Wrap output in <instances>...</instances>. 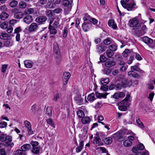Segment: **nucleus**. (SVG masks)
Returning <instances> with one entry per match:
<instances>
[{"mask_svg": "<svg viewBox=\"0 0 155 155\" xmlns=\"http://www.w3.org/2000/svg\"><path fill=\"white\" fill-rule=\"evenodd\" d=\"M12 137L10 136H7L6 135L2 134L0 136V140L2 141H5L7 146L12 147L14 144L12 142Z\"/></svg>", "mask_w": 155, "mask_h": 155, "instance_id": "nucleus-1", "label": "nucleus"}, {"mask_svg": "<svg viewBox=\"0 0 155 155\" xmlns=\"http://www.w3.org/2000/svg\"><path fill=\"white\" fill-rule=\"evenodd\" d=\"M100 60V61H98L97 63L99 64L101 63L102 64L103 69L102 70L104 74H107V58L103 55H101Z\"/></svg>", "mask_w": 155, "mask_h": 155, "instance_id": "nucleus-2", "label": "nucleus"}, {"mask_svg": "<svg viewBox=\"0 0 155 155\" xmlns=\"http://www.w3.org/2000/svg\"><path fill=\"white\" fill-rule=\"evenodd\" d=\"M110 50L107 51V56L113 59L112 56L114 55V51H116L117 49V46L115 43L110 45L108 47Z\"/></svg>", "mask_w": 155, "mask_h": 155, "instance_id": "nucleus-3", "label": "nucleus"}, {"mask_svg": "<svg viewBox=\"0 0 155 155\" xmlns=\"http://www.w3.org/2000/svg\"><path fill=\"white\" fill-rule=\"evenodd\" d=\"M131 99L130 95L128 94L125 98L119 103V107H128L131 104Z\"/></svg>", "mask_w": 155, "mask_h": 155, "instance_id": "nucleus-4", "label": "nucleus"}, {"mask_svg": "<svg viewBox=\"0 0 155 155\" xmlns=\"http://www.w3.org/2000/svg\"><path fill=\"white\" fill-rule=\"evenodd\" d=\"M130 27H134V30H137L140 27V25L138 24V20L137 19L134 18L130 20L129 21Z\"/></svg>", "mask_w": 155, "mask_h": 155, "instance_id": "nucleus-5", "label": "nucleus"}, {"mask_svg": "<svg viewBox=\"0 0 155 155\" xmlns=\"http://www.w3.org/2000/svg\"><path fill=\"white\" fill-rule=\"evenodd\" d=\"M24 124L28 134L29 135L33 134V131L32 129V126L31 123L27 120L24 122Z\"/></svg>", "mask_w": 155, "mask_h": 155, "instance_id": "nucleus-6", "label": "nucleus"}, {"mask_svg": "<svg viewBox=\"0 0 155 155\" xmlns=\"http://www.w3.org/2000/svg\"><path fill=\"white\" fill-rule=\"evenodd\" d=\"M123 8L126 9L128 11H131L134 8H137V7L135 2H133V3H127L126 4H124L122 6Z\"/></svg>", "mask_w": 155, "mask_h": 155, "instance_id": "nucleus-7", "label": "nucleus"}, {"mask_svg": "<svg viewBox=\"0 0 155 155\" xmlns=\"http://www.w3.org/2000/svg\"><path fill=\"white\" fill-rule=\"evenodd\" d=\"M38 29V24L36 23H33L29 26L28 31L31 32H35Z\"/></svg>", "mask_w": 155, "mask_h": 155, "instance_id": "nucleus-8", "label": "nucleus"}, {"mask_svg": "<svg viewBox=\"0 0 155 155\" xmlns=\"http://www.w3.org/2000/svg\"><path fill=\"white\" fill-rule=\"evenodd\" d=\"M62 4L65 7L67 6L68 8V11H70L73 5V0L69 1L68 0H63L62 1Z\"/></svg>", "mask_w": 155, "mask_h": 155, "instance_id": "nucleus-9", "label": "nucleus"}, {"mask_svg": "<svg viewBox=\"0 0 155 155\" xmlns=\"http://www.w3.org/2000/svg\"><path fill=\"white\" fill-rule=\"evenodd\" d=\"M107 44V39L104 41V43L101 44L100 45H97V51L98 52H102L105 51L106 49V46L104 45Z\"/></svg>", "mask_w": 155, "mask_h": 155, "instance_id": "nucleus-10", "label": "nucleus"}, {"mask_svg": "<svg viewBox=\"0 0 155 155\" xmlns=\"http://www.w3.org/2000/svg\"><path fill=\"white\" fill-rule=\"evenodd\" d=\"M92 24L90 21H84L82 27L85 32L87 31L91 27Z\"/></svg>", "mask_w": 155, "mask_h": 155, "instance_id": "nucleus-11", "label": "nucleus"}, {"mask_svg": "<svg viewBox=\"0 0 155 155\" xmlns=\"http://www.w3.org/2000/svg\"><path fill=\"white\" fill-rule=\"evenodd\" d=\"M106 80V78H102L100 81L101 85L100 89L103 91H107V81Z\"/></svg>", "mask_w": 155, "mask_h": 155, "instance_id": "nucleus-12", "label": "nucleus"}, {"mask_svg": "<svg viewBox=\"0 0 155 155\" xmlns=\"http://www.w3.org/2000/svg\"><path fill=\"white\" fill-rule=\"evenodd\" d=\"M74 100L75 103L78 105L82 104L83 103V99L81 98V94H77L75 97Z\"/></svg>", "mask_w": 155, "mask_h": 155, "instance_id": "nucleus-13", "label": "nucleus"}, {"mask_svg": "<svg viewBox=\"0 0 155 155\" xmlns=\"http://www.w3.org/2000/svg\"><path fill=\"white\" fill-rule=\"evenodd\" d=\"M47 20V17L45 16H39L35 19V21L40 24H44Z\"/></svg>", "mask_w": 155, "mask_h": 155, "instance_id": "nucleus-14", "label": "nucleus"}, {"mask_svg": "<svg viewBox=\"0 0 155 155\" xmlns=\"http://www.w3.org/2000/svg\"><path fill=\"white\" fill-rule=\"evenodd\" d=\"M108 26L114 30H117V27L114 20L111 19L109 20L108 23Z\"/></svg>", "mask_w": 155, "mask_h": 155, "instance_id": "nucleus-15", "label": "nucleus"}, {"mask_svg": "<svg viewBox=\"0 0 155 155\" xmlns=\"http://www.w3.org/2000/svg\"><path fill=\"white\" fill-rule=\"evenodd\" d=\"M33 21L32 17L30 15H28L24 17L23 19V21L26 24H29Z\"/></svg>", "mask_w": 155, "mask_h": 155, "instance_id": "nucleus-16", "label": "nucleus"}, {"mask_svg": "<svg viewBox=\"0 0 155 155\" xmlns=\"http://www.w3.org/2000/svg\"><path fill=\"white\" fill-rule=\"evenodd\" d=\"M53 20H51L50 22L49 29L50 31V33L51 34L55 35L57 33V30L55 29L56 28L52 26L51 24L52 23Z\"/></svg>", "mask_w": 155, "mask_h": 155, "instance_id": "nucleus-17", "label": "nucleus"}, {"mask_svg": "<svg viewBox=\"0 0 155 155\" xmlns=\"http://www.w3.org/2000/svg\"><path fill=\"white\" fill-rule=\"evenodd\" d=\"M132 53H133L132 50H129L127 49H126L123 52V55L124 57L127 58L129 55H131Z\"/></svg>", "mask_w": 155, "mask_h": 155, "instance_id": "nucleus-18", "label": "nucleus"}, {"mask_svg": "<svg viewBox=\"0 0 155 155\" xmlns=\"http://www.w3.org/2000/svg\"><path fill=\"white\" fill-rule=\"evenodd\" d=\"M24 63L25 66L27 68H31L33 64V62L30 60H26L25 61Z\"/></svg>", "mask_w": 155, "mask_h": 155, "instance_id": "nucleus-19", "label": "nucleus"}, {"mask_svg": "<svg viewBox=\"0 0 155 155\" xmlns=\"http://www.w3.org/2000/svg\"><path fill=\"white\" fill-rule=\"evenodd\" d=\"M105 92L104 93H100L98 92H95V95L96 97L98 98H106L107 95V92L106 91H104Z\"/></svg>", "mask_w": 155, "mask_h": 155, "instance_id": "nucleus-20", "label": "nucleus"}, {"mask_svg": "<svg viewBox=\"0 0 155 155\" xmlns=\"http://www.w3.org/2000/svg\"><path fill=\"white\" fill-rule=\"evenodd\" d=\"M117 62L118 67L122 65H125V62L123 61L122 58L121 57L119 56L117 58Z\"/></svg>", "mask_w": 155, "mask_h": 155, "instance_id": "nucleus-21", "label": "nucleus"}, {"mask_svg": "<svg viewBox=\"0 0 155 155\" xmlns=\"http://www.w3.org/2000/svg\"><path fill=\"white\" fill-rule=\"evenodd\" d=\"M31 145L29 144H24L21 147V149L24 152L28 150L31 148Z\"/></svg>", "mask_w": 155, "mask_h": 155, "instance_id": "nucleus-22", "label": "nucleus"}, {"mask_svg": "<svg viewBox=\"0 0 155 155\" xmlns=\"http://www.w3.org/2000/svg\"><path fill=\"white\" fill-rule=\"evenodd\" d=\"M125 94L124 93L121 92L118 93H115L113 95V97L115 99H117L119 97H123L125 96Z\"/></svg>", "mask_w": 155, "mask_h": 155, "instance_id": "nucleus-23", "label": "nucleus"}, {"mask_svg": "<svg viewBox=\"0 0 155 155\" xmlns=\"http://www.w3.org/2000/svg\"><path fill=\"white\" fill-rule=\"evenodd\" d=\"M143 41L146 44L149 45L153 43V40L152 39L147 37H144L143 38Z\"/></svg>", "mask_w": 155, "mask_h": 155, "instance_id": "nucleus-24", "label": "nucleus"}, {"mask_svg": "<svg viewBox=\"0 0 155 155\" xmlns=\"http://www.w3.org/2000/svg\"><path fill=\"white\" fill-rule=\"evenodd\" d=\"M23 14L21 12H16L14 15V17L16 19H20L23 18Z\"/></svg>", "mask_w": 155, "mask_h": 155, "instance_id": "nucleus-25", "label": "nucleus"}, {"mask_svg": "<svg viewBox=\"0 0 155 155\" xmlns=\"http://www.w3.org/2000/svg\"><path fill=\"white\" fill-rule=\"evenodd\" d=\"M8 14L5 12H3L0 15V18L2 20H5L8 17Z\"/></svg>", "mask_w": 155, "mask_h": 155, "instance_id": "nucleus-26", "label": "nucleus"}, {"mask_svg": "<svg viewBox=\"0 0 155 155\" xmlns=\"http://www.w3.org/2000/svg\"><path fill=\"white\" fill-rule=\"evenodd\" d=\"M113 137L117 140L121 141V134L120 131L117 132L113 135Z\"/></svg>", "mask_w": 155, "mask_h": 155, "instance_id": "nucleus-27", "label": "nucleus"}, {"mask_svg": "<svg viewBox=\"0 0 155 155\" xmlns=\"http://www.w3.org/2000/svg\"><path fill=\"white\" fill-rule=\"evenodd\" d=\"M81 121L83 124H88L90 122L91 119L89 117H82Z\"/></svg>", "mask_w": 155, "mask_h": 155, "instance_id": "nucleus-28", "label": "nucleus"}, {"mask_svg": "<svg viewBox=\"0 0 155 155\" xmlns=\"http://www.w3.org/2000/svg\"><path fill=\"white\" fill-rule=\"evenodd\" d=\"M128 75L130 77H133L134 78H138L139 76L138 74L136 72L133 71H129L128 73Z\"/></svg>", "mask_w": 155, "mask_h": 155, "instance_id": "nucleus-29", "label": "nucleus"}, {"mask_svg": "<svg viewBox=\"0 0 155 155\" xmlns=\"http://www.w3.org/2000/svg\"><path fill=\"white\" fill-rule=\"evenodd\" d=\"M95 94L94 93H92L89 94L87 97V100L91 102H92L95 100Z\"/></svg>", "mask_w": 155, "mask_h": 155, "instance_id": "nucleus-30", "label": "nucleus"}, {"mask_svg": "<svg viewBox=\"0 0 155 155\" xmlns=\"http://www.w3.org/2000/svg\"><path fill=\"white\" fill-rule=\"evenodd\" d=\"M54 47V52L58 54L59 52V48L58 44L56 43L55 42L53 45Z\"/></svg>", "mask_w": 155, "mask_h": 155, "instance_id": "nucleus-31", "label": "nucleus"}, {"mask_svg": "<svg viewBox=\"0 0 155 155\" xmlns=\"http://www.w3.org/2000/svg\"><path fill=\"white\" fill-rule=\"evenodd\" d=\"M8 35L6 33H0V38L3 40H6L8 38Z\"/></svg>", "mask_w": 155, "mask_h": 155, "instance_id": "nucleus-32", "label": "nucleus"}, {"mask_svg": "<svg viewBox=\"0 0 155 155\" xmlns=\"http://www.w3.org/2000/svg\"><path fill=\"white\" fill-rule=\"evenodd\" d=\"M13 155H26L25 152H24L21 150H19L14 152Z\"/></svg>", "mask_w": 155, "mask_h": 155, "instance_id": "nucleus-33", "label": "nucleus"}, {"mask_svg": "<svg viewBox=\"0 0 155 155\" xmlns=\"http://www.w3.org/2000/svg\"><path fill=\"white\" fill-rule=\"evenodd\" d=\"M123 144L125 147H129L132 145V142L129 140H127L123 142Z\"/></svg>", "mask_w": 155, "mask_h": 155, "instance_id": "nucleus-34", "label": "nucleus"}, {"mask_svg": "<svg viewBox=\"0 0 155 155\" xmlns=\"http://www.w3.org/2000/svg\"><path fill=\"white\" fill-rule=\"evenodd\" d=\"M44 31H41L40 32V34L41 33L43 34V35H41L40 36V38L41 39L43 40L44 41H46L47 40V34L46 33L44 34Z\"/></svg>", "mask_w": 155, "mask_h": 155, "instance_id": "nucleus-35", "label": "nucleus"}, {"mask_svg": "<svg viewBox=\"0 0 155 155\" xmlns=\"http://www.w3.org/2000/svg\"><path fill=\"white\" fill-rule=\"evenodd\" d=\"M71 76L70 73L68 72H64L63 74V79L68 80Z\"/></svg>", "mask_w": 155, "mask_h": 155, "instance_id": "nucleus-36", "label": "nucleus"}, {"mask_svg": "<svg viewBox=\"0 0 155 155\" xmlns=\"http://www.w3.org/2000/svg\"><path fill=\"white\" fill-rule=\"evenodd\" d=\"M34 9L33 8H29L26 10L24 12V14L25 15H29L32 14L34 12Z\"/></svg>", "mask_w": 155, "mask_h": 155, "instance_id": "nucleus-37", "label": "nucleus"}, {"mask_svg": "<svg viewBox=\"0 0 155 155\" xmlns=\"http://www.w3.org/2000/svg\"><path fill=\"white\" fill-rule=\"evenodd\" d=\"M136 120L138 126L141 128L143 129L144 127V126L143 124L140 121V119L138 118H137L136 119Z\"/></svg>", "mask_w": 155, "mask_h": 155, "instance_id": "nucleus-38", "label": "nucleus"}, {"mask_svg": "<svg viewBox=\"0 0 155 155\" xmlns=\"http://www.w3.org/2000/svg\"><path fill=\"white\" fill-rule=\"evenodd\" d=\"M4 44L6 47H8L12 46L13 44V42L12 41L7 40L4 42Z\"/></svg>", "mask_w": 155, "mask_h": 155, "instance_id": "nucleus-39", "label": "nucleus"}, {"mask_svg": "<svg viewBox=\"0 0 155 155\" xmlns=\"http://www.w3.org/2000/svg\"><path fill=\"white\" fill-rule=\"evenodd\" d=\"M77 114L79 118H82L84 117L85 114L83 111L81 110H79L77 112Z\"/></svg>", "mask_w": 155, "mask_h": 155, "instance_id": "nucleus-40", "label": "nucleus"}, {"mask_svg": "<svg viewBox=\"0 0 155 155\" xmlns=\"http://www.w3.org/2000/svg\"><path fill=\"white\" fill-rule=\"evenodd\" d=\"M52 110L51 107H47L46 114L49 116L50 117L52 115Z\"/></svg>", "mask_w": 155, "mask_h": 155, "instance_id": "nucleus-41", "label": "nucleus"}, {"mask_svg": "<svg viewBox=\"0 0 155 155\" xmlns=\"http://www.w3.org/2000/svg\"><path fill=\"white\" fill-rule=\"evenodd\" d=\"M57 21H55L54 22L53 26L56 28H59L60 26V25L59 23V19L58 17L57 18Z\"/></svg>", "mask_w": 155, "mask_h": 155, "instance_id": "nucleus-42", "label": "nucleus"}, {"mask_svg": "<svg viewBox=\"0 0 155 155\" xmlns=\"http://www.w3.org/2000/svg\"><path fill=\"white\" fill-rule=\"evenodd\" d=\"M18 4V2L16 0H12L10 3L9 5L12 7H15Z\"/></svg>", "mask_w": 155, "mask_h": 155, "instance_id": "nucleus-43", "label": "nucleus"}, {"mask_svg": "<svg viewBox=\"0 0 155 155\" xmlns=\"http://www.w3.org/2000/svg\"><path fill=\"white\" fill-rule=\"evenodd\" d=\"M133 55L135 56L136 59L139 61H140L142 59V58L140 55L137 53H133Z\"/></svg>", "mask_w": 155, "mask_h": 155, "instance_id": "nucleus-44", "label": "nucleus"}, {"mask_svg": "<svg viewBox=\"0 0 155 155\" xmlns=\"http://www.w3.org/2000/svg\"><path fill=\"white\" fill-rule=\"evenodd\" d=\"M94 141L96 144H98V146H101L102 145L100 143L101 140L99 137H96L94 139Z\"/></svg>", "mask_w": 155, "mask_h": 155, "instance_id": "nucleus-45", "label": "nucleus"}, {"mask_svg": "<svg viewBox=\"0 0 155 155\" xmlns=\"http://www.w3.org/2000/svg\"><path fill=\"white\" fill-rule=\"evenodd\" d=\"M116 62L114 61H107V67H111L115 65Z\"/></svg>", "mask_w": 155, "mask_h": 155, "instance_id": "nucleus-46", "label": "nucleus"}, {"mask_svg": "<svg viewBox=\"0 0 155 155\" xmlns=\"http://www.w3.org/2000/svg\"><path fill=\"white\" fill-rule=\"evenodd\" d=\"M31 151L34 154H38L39 153V148L38 147H34L32 148Z\"/></svg>", "mask_w": 155, "mask_h": 155, "instance_id": "nucleus-47", "label": "nucleus"}, {"mask_svg": "<svg viewBox=\"0 0 155 155\" xmlns=\"http://www.w3.org/2000/svg\"><path fill=\"white\" fill-rule=\"evenodd\" d=\"M118 67L120 68V71L121 72H123L126 71L127 66V65L126 66L125 65H121L120 66Z\"/></svg>", "mask_w": 155, "mask_h": 155, "instance_id": "nucleus-48", "label": "nucleus"}, {"mask_svg": "<svg viewBox=\"0 0 155 155\" xmlns=\"http://www.w3.org/2000/svg\"><path fill=\"white\" fill-rule=\"evenodd\" d=\"M90 15L88 14H86L85 17L83 18V20L84 21H89L91 19Z\"/></svg>", "mask_w": 155, "mask_h": 155, "instance_id": "nucleus-49", "label": "nucleus"}, {"mask_svg": "<svg viewBox=\"0 0 155 155\" xmlns=\"http://www.w3.org/2000/svg\"><path fill=\"white\" fill-rule=\"evenodd\" d=\"M8 64H3L2 65L1 67V71L2 73H5L6 71V70L8 66Z\"/></svg>", "mask_w": 155, "mask_h": 155, "instance_id": "nucleus-50", "label": "nucleus"}, {"mask_svg": "<svg viewBox=\"0 0 155 155\" xmlns=\"http://www.w3.org/2000/svg\"><path fill=\"white\" fill-rule=\"evenodd\" d=\"M8 26V24L5 22L2 23L0 22V27L3 29H6L7 28Z\"/></svg>", "mask_w": 155, "mask_h": 155, "instance_id": "nucleus-51", "label": "nucleus"}, {"mask_svg": "<svg viewBox=\"0 0 155 155\" xmlns=\"http://www.w3.org/2000/svg\"><path fill=\"white\" fill-rule=\"evenodd\" d=\"M132 84V82L130 80H127V83L124 84H123L122 85L123 87H126L127 86H130Z\"/></svg>", "mask_w": 155, "mask_h": 155, "instance_id": "nucleus-52", "label": "nucleus"}, {"mask_svg": "<svg viewBox=\"0 0 155 155\" xmlns=\"http://www.w3.org/2000/svg\"><path fill=\"white\" fill-rule=\"evenodd\" d=\"M47 0H40L37 3V5L39 6L44 5L46 2Z\"/></svg>", "mask_w": 155, "mask_h": 155, "instance_id": "nucleus-53", "label": "nucleus"}, {"mask_svg": "<svg viewBox=\"0 0 155 155\" xmlns=\"http://www.w3.org/2000/svg\"><path fill=\"white\" fill-rule=\"evenodd\" d=\"M62 9L61 8H58L52 10V12L56 14H59L61 12Z\"/></svg>", "mask_w": 155, "mask_h": 155, "instance_id": "nucleus-54", "label": "nucleus"}, {"mask_svg": "<svg viewBox=\"0 0 155 155\" xmlns=\"http://www.w3.org/2000/svg\"><path fill=\"white\" fill-rule=\"evenodd\" d=\"M134 56L133 55V53L131 54V55L130 57L128 60L127 61V63L129 64H131L134 60Z\"/></svg>", "mask_w": 155, "mask_h": 155, "instance_id": "nucleus-55", "label": "nucleus"}, {"mask_svg": "<svg viewBox=\"0 0 155 155\" xmlns=\"http://www.w3.org/2000/svg\"><path fill=\"white\" fill-rule=\"evenodd\" d=\"M15 93L16 94V96L18 97L20 99L22 96V92L20 91H18V90H16Z\"/></svg>", "mask_w": 155, "mask_h": 155, "instance_id": "nucleus-56", "label": "nucleus"}, {"mask_svg": "<svg viewBox=\"0 0 155 155\" xmlns=\"http://www.w3.org/2000/svg\"><path fill=\"white\" fill-rule=\"evenodd\" d=\"M68 33V29L66 27H64V30L63 33V37L64 38H65L67 36V35Z\"/></svg>", "mask_w": 155, "mask_h": 155, "instance_id": "nucleus-57", "label": "nucleus"}, {"mask_svg": "<svg viewBox=\"0 0 155 155\" xmlns=\"http://www.w3.org/2000/svg\"><path fill=\"white\" fill-rule=\"evenodd\" d=\"M137 147L139 150H142L143 149L144 147L143 144L140 143L137 145Z\"/></svg>", "mask_w": 155, "mask_h": 155, "instance_id": "nucleus-58", "label": "nucleus"}, {"mask_svg": "<svg viewBox=\"0 0 155 155\" xmlns=\"http://www.w3.org/2000/svg\"><path fill=\"white\" fill-rule=\"evenodd\" d=\"M146 32V31L141 29L138 31V34L139 35L142 36L144 35L145 34Z\"/></svg>", "mask_w": 155, "mask_h": 155, "instance_id": "nucleus-59", "label": "nucleus"}, {"mask_svg": "<svg viewBox=\"0 0 155 155\" xmlns=\"http://www.w3.org/2000/svg\"><path fill=\"white\" fill-rule=\"evenodd\" d=\"M26 7V4L24 2H21L20 3V7L21 8H25Z\"/></svg>", "mask_w": 155, "mask_h": 155, "instance_id": "nucleus-60", "label": "nucleus"}, {"mask_svg": "<svg viewBox=\"0 0 155 155\" xmlns=\"http://www.w3.org/2000/svg\"><path fill=\"white\" fill-rule=\"evenodd\" d=\"M7 10V7L5 5L0 6V10L3 12L6 11Z\"/></svg>", "mask_w": 155, "mask_h": 155, "instance_id": "nucleus-61", "label": "nucleus"}, {"mask_svg": "<svg viewBox=\"0 0 155 155\" xmlns=\"http://www.w3.org/2000/svg\"><path fill=\"white\" fill-rule=\"evenodd\" d=\"M31 144L32 146V148L34 147H37L39 144L38 143L37 141H32Z\"/></svg>", "mask_w": 155, "mask_h": 155, "instance_id": "nucleus-62", "label": "nucleus"}, {"mask_svg": "<svg viewBox=\"0 0 155 155\" xmlns=\"http://www.w3.org/2000/svg\"><path fill=\"white\" fill-rule=\"evenodd\" d=\"M52 10H49L47 12L46 15L47 16L49 17H51L53 16Z\"/></svg>", "mask_w": 155, "mask_h": 155, "instance_id": "nucleus-63", "label": "nucleus"}, {"mask_svg": "<svg viewBox=\"0 0 155 155\" xmlns=\"http://www.w3.org/2000/svg\"><path fill=\"white\" fill-rule=\"evenodd\" d=\"M22 31V29L20 27H18L16 28L14 30V33L17 34H19V33Z\"/></svg>", "mask_w": 155, "mask_h": 155, "instance_id": "nucleus-64", "label": "nucleus"}]
</instances>
